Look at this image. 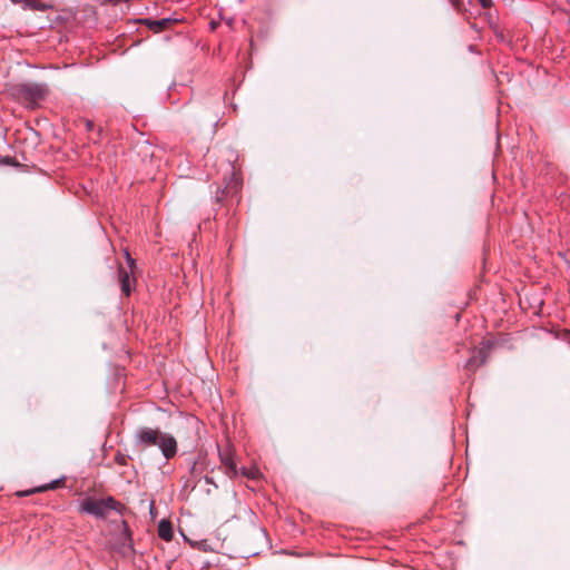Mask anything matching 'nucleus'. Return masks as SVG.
Listing matches in <instances>:
<instances>
[{
	"mask_svg": "<svg viewBox=\"0 0 570 570\" xmlns=\"http://www.w3.org/2000/svg\"><path fill=\"white\" fill-rule=\"evenodd\" d=\"M137 446L142 449L157 446L166 460L173 459L177 454L178 445L176 439L159 429L140 428L135 433Z\"/></svg>",
	"mask_w": 570,
	"mask_h": 570,
	"instance_id": "1",
	"label": "nucleus"
},
{
	"mask_svg": "<svg viewBox=\"0 0 570 570\" xmlns=\"http://www.w3.org/2000/svg\"><path fill=\"white\" fill-rule=\"evenodd\" d=\"M124 505L116 501L112 497H108L105 499H96L94 497H88L83 499L80 503V511L91 514L98 519L107 518L109 511H119Z\"/></svg>",
	"mask_w": 570,
	"mask_h": 570,
	"instance_id": "2",
	"label": "nucleus"
},
{
	"mask_svg": "<svg viewBox=\"0 0 570 570\" xmlns=\"http://www.w3.org/2000/svg\"><path fill=\"white\" fill-rule=\"evenodd\" d=\"M127 263L129 265L130 271H127L125 267H118V282L120 284L121 292L129 296L131 291L135 288L136 278L132 276L131 268L135 266V261L131 258L130 254L126 252Z\"/></svg>",
	"mask_w": 570,
	"mask_h": 570,
	"instance_id": "3",
	"label": "nucleus"
},
{
	"mask_svg": "<svg viewBox=\"0 0 570 570\" xmlns=\"http://www.w3.org/2000/svg\"><path fill=\"white\" fill-rule=\"evenodd\" d=\"M12 96L29 109L36 108V88L30 85L19 83L12 87Z\"/></svg>",
	"mask_w": 570,
	"mask_h": 570,
	"instance_id": "4",
	"label": "nucleus"
},
{
	"mask_svg": "<svg viewBox=\"0 0 570 570\" xmlns=\"http://www.w3.org/2000/svg\"><path fill=\"white\" fill-rule=\"evenodd\" d=\"M122 530L116 546V551L122 557H132L135 553L131 532L126 521H121Z\"/></svg>",
	"mask_w": 570,
	"mask_h": 570,
	"instance_id": "5",
	"label": "nucleus"
},
{
	"mask_svg": "<svg viewBox=\"0 0 570 570\" xmlns=\"http://www.w3.org/2000/svg\"><path fill=\"white\" fill-rule=\"evenodd\" d=\"M38 29L53 28L59 16L56 11L50 10L38 2Z\"/></svg>",
	"mask_w": 570,
	"mask_h": 570,
	"instance_id": "6",
	"label": "nucleus"
},
{
	"mask_svg": "<svg viewBox=\"0 0 570 570\" xmlns=\"http://www.w3.org/2000/svg\"><path fill=\"white\" fill-rule=\"evenodd\" d=\"M219 456H220L222 463L224 464V466L226 469L225 473L230 478L236 476L237 475V466L233 459V454L229 451H224V452L219 453Z\"/></svg>",
	"mask_w": 570,
	"mask_h": 570,
	"instance_id": "7",
	"label": "nucleus"
},
{
	"mask_svg": "<svg viewBox=\"0 0 570 570\" xmlns=\"http://www.w3.org/2000/svg\"><path fill=\"white\" fill-rule=\"evenodd\" d=\"M158 537L167 542H169L174 537L173 524L169 520L161 519L158 523Z\"/></svg>",
	"mask_w": 570,
	"mask_h": 570,
	"instance_id": "8",
	"label": "nucleus"
},
{
	"mask_svg": "<svg viewBox=\"0 0 570 570\" xmlns=\"http://www.w3.org/2000/svg\"><path fill=\"white\" fill-rule=\"evenodd\" d=\"M174 20L170 18H164L159 20L145 19L144 23L154 32H159L166 28H168Z\"/></svg>",
	"mask_w": 570,
	"mask_h": 570,
	"instance_id": "9",
	"label": "nucleus"
},
{
	"mask_svg": "<svg viewBox=\"0 0 570 570\" xmlns=\"http://www.w3.org/2000/svg\"><path fill=\"white\" fill-rule=\"evenodd\" d=\"M239 180L237 178L234 177V173L232 174V178L229 180V183L226 185L225 189L219 193H217L216 195V199L217 202H222L223 200V195L226 193L228 195H236L238 193V189H239Z\"/></svg>",
	"mask_w": 570,
	"mask_h": 570,
	"instance_id": "10",
	"label": "nucleus"
},
{
	"mask_svg": "<svg viewBox=\"0 0 570 570\" xmlns=\"http://www.w3.org/2000/svg\"><path fill=\"white\" fill-rule=\"evenodd\" d=\"M65 480H66V478L62 476V478L53 480V481H51L49 483H45V484L38 485L37 491H38V493H40V492H46L48 490L58 489V488H60V487H62L65 484Z\"/></svg>",
	"mask_w": 570,
	"mask_h": 570,
	"instance_id": "11",
	"label": "nucleus"
},
{
	"mask_svg": "<svg viewBox=\"0 0 570 570\" xmlns=\"http://www.w3.org/2000/svg\"><path fill=\"white\" fill-rule=\"evenodd\" d=\"M482 364H479V358L476 357V355H472L468 362L465 363L464 367L469 371H473L475 370L476 367L481 366Z\"/></svg>",
	"mask_w": 570,
	"mask_h": 570,
	"instance_id": "12",
	"label": "nucleus"
},
{
	"mask_svg": "<svg viewBox=\"0 0 570 570\" xmlns=\"http://www.w3.org/2000/svg\"><path fill=\"white\" fill-rule=\"evenodd\" d=\"M13 3L22 4L24 9H36V0H11Z\"/></svg>",
	"mask_w": 570,
	"mask_h": 570,
	"instance_id": "13",
	"label": "nucleus"
},
{
	"mask_svg": "<svg viewBox=\"0 0 570 570\" xmlns=\"http://www.w3.org/2000/svg\"><path fill=\"white\" fill-rule=\"evenodd\" d=\"M473 353L479 358V364H484L485 363V360H487V356H488V353H487L485 348H479L478 351H474Z\"/></svg>",
	"mask_w": 570,
	"mask_h": 570,
	"instance_id": "14",
	"label": "nucleus"
},
{
	"mask_svg": "<svg viewBox=\"0 0 570 570\" xmlns=\"http://www.w3.org/2000/svg\"><path fill=\"white\" fill-rule=\"evenodd\" d=\"M450 2L456 11L462 12L464 10L463 0H450Z\"/></svg>",
	"mask_w": 570,
	"mask_h": 570,
	"instance_id": "15",
	"label": "nucleus"
},
{
	"mask_svg": "<svg viewBox=\"0 0 570 570\" xmlns=\"http://www.w3.org/2000/svg\"><path fill=\"white\" fill-rule=\"evenodd\" d=\"M115 461L119 465H126L127 464V456L125 454L117 453L116 456H115Z\"/></svg>",
	"mask_w": 570,
	"mask_h": 570,
	"instance_id": "16",
	"label": "nucleus"
},
{
	"mask_svg": "<svg viewBox=\"0 0 570 570\" xmlns=\"http://www.w3.org/2000/svg\"><path fill=\"white\" fill-rule=\"evenodd\" d=\"M0 164L2 165H10V166H19V164H17L13 158L7 156V157H3L0 159Z\"/></svg>",
	"mask_w": 570,
	"mask_h": 570,
	"instance_id": "17",
	"label": "nucleus"
},
{
	"mask_svg": "<svg viewBox=\"0 0 570 570\" xmlns=\"http://www.w3.org/2000/svg\"><path fill=\"white\" fill-rule=\"evenodd\" d=\"M482 8L487 9L492 6V0H478Z\"/></svg>",
	"mask_w": 570,
	"mask_h": 570,
	"instance_id": "18",
	"label": "nucleus"
},
{
	"mask_svg": "<svg viewBox=\"0 0 570 570\" xmlns=\"http://www.w3.org/2000/svg\"><path fill=\"white\" fill-rule=\"evenodd\" d=\"M47 89L43 88L42 86L38 85V91H37V95H38V100L46 94Z\"/></svg>",
	"mask_w": 570,
	"mask_h": 570,
	"instance_id": "19",
	"label": "nucleus"
},
{
	"mask_svg": "<svg viewBox=\"0 0 570 570\" xmlns=\"http://www.w3.org/2000/svg\"><path fill=\"white\" fill-rule=\"evenodd\" d=\"M33 493H36V488L28 490L23 494H33Z\"/></svg>",
	"mask_w": 570,
	"mask_h": 570,
	"instance_id": "20",
	"label": "nucleus"
},
{
	"mask_svg": "<svg viewBox=\"0 0 570 570\" xmlns=\"http://www.w3.org/2000/svg\"><path fill=\"white\" fill-rule=\"evenodd\" d=\"M92 126H94V124H92L91 121H87V128H88V129H91V128H92Z\"/></svg>",
	"mask_w": 570,
	"mask_h": 570,
	"instance_id": "21",
	"label": "nucleus"
}]
</instances>
